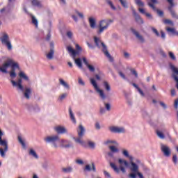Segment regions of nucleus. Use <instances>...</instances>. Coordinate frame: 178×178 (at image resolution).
I'll list each match as a JSON object with an SVG mask.
<instances>
[{
    "label": "nucleus",
    "instance_id": "obj_1",
    "mask_svg": "<svg viewBox=\"0 0 178 178\" xmlns=\"http://www.w3.org/2000/svg\"><path fill=\"white\" fill-rule=\"evenodd\" d=\"M122 154L125 158H128L130 161V166L129 164V161L122 159H118V163H120V168L115 164V163L110 162V166L113 168L114 172L115 173H120V170L122 172V173H126V168H124L123 166H125V168H129V170H131V173L129 175V177L130 178H137V176L140 178H144V176H143V174L138 171V165H137L136 163L133 162L134 158L133 156L130 155V153H129V150L126 149H123L122 151Z\"/></svg>",
    "mask_w": 178,
    "mask_h": 178
},
{
    "label": "nucleus",
    "instance_id": "obj_2",
    "mask_svg": "<svg viewBox=\"0 0 178 178\" xmlns=\"http://www.w3.org/2000/svg\"><path fill=\"white\" fill-rule=\"evenodd\" d=\"M18 76L20 77L17 80V81H15L14 80H11V83L13 84V87H15L16 90L17 91H22V92H24V96L26 99H30V95H31V89L29 87H24L22 84V81L25 80V81H30V78H29V76L24 73L23 71H19Z\"/></svg>",
    "mask_w": 178,
    "mask_h": 178
},
{
    "label": "nucleus",
    "instance_id": "obj_3",
    "mask_svg": "<svg viewBox=\"0 0 178 178\" xmlns=\"http://www.w3.org/2000/svg\"><path fill=\"white\" fill-rule=\"evenodd\" d=\"M113 23V19H104L99 22L98 30L97 31V34H102L105 30H108L109 26Z\"/></svg>",
    "mask_w": 178,
    "mask_h": 178
},
{
    "label": "nucleus",
    "instance_id": "obj_4",
    "mask_svg": "<svg viewBox=\"0 0 178 178\" xmlns=\"http://www.w3.org/2000/svg\"><path fill=\"white\" fill-rule=\"evenodd\" d=\"M9 66H10L12 69H18V70H20L19 63L16 61L14 62L13 60L9 59L6 63L2 65V67H0V72H2V73H8Z\"/></svg>",
    "mask_w": 178,
    "mask_h": 178
},
{
    "label": "nucleus",
    "instance_id": "obj_5",
    "mask_svg": "<svg viewBox=\"0 0 178 178\" xmlns=\"http://www.w3.org/2000/svg\"><path fill=\"white\" fill-rule=\"evenodd\" d=\"M95 43L96 44L97 47L98 48H102V52H104V55L109 59V60L112 61L113 59L112 58V56L109 54V51H108V48L106 47V45L101 41V39L95 37Z\"/></svg>",
    "mask_w": 178,
    "mask_h": 178
},
{
    "label": "nucleus",
    "instance_id": "obj_6",
    "mask_svg": "<svg viewBox=\"0 0 178 178\" xmlns=\"http://www.w3.org/2000/svg\"><path fill=\"white\" fill-rule=\"evenodd\" d=\"M44 140L45 143L51 144L52 147L54 148H59V142L60 140V137L58 135H51L44 138Z\"/></svg>",
    "mask_w": 178,
    "mask_h": 178
},
{
    "label": "nucleus",
    "instance_id": "obj_7",
    "mask_svg": "<svg viewBox=\"0 0 178 178\" xmlns=\"http://www.w3.org/2000/svg\"><path fill=\"white\" fill-rule=\"evenodd\" d=\"M67 51H68V53L70 54V55L72 56L76 66H78V67L81 69V67H83V64L81 63V58H76V56H77V54H79V52L74 50L72 46H67Z\"/></svg>",
    "mask_w": 178,
    "mask_h": 178
},
{
    "label": "nucleus",
    "instance_id": "obj_8",
    "mask_svg": "<svg viewBox=\"0 0 178 178\" xmlns=\"http://www.w3.org/2000/svg\"><path fill=\"white\" fill-rule=\"evenodd\" d=\"M90 81L92 87L95 90L96 92H97V94L100 97L101 99H102V101H105V99H106V95L105 94L104 90H102L99 88V87H98V83H97V81H95L94 78H90Z\"/></svg>",
    "mask_w": 178,
    "mask_h": 178
},
{
    "label": "nucleus",
    "instance_id": "obj_9",
    "mask_svg": "<svg viewBox=\"0 0 178 178\" xmlns=\"http://www.w3.org/2000/svg\"><path fill=\"white\" fill-rule=\"evenodd\" d=\"M2 136H3V132L0 129V145L4 147L3 149L0 148V155L1 158H5L6 154L8 152V149H9V146H8V140H2Z\"/></svg>",
    "mask_w": 178,
    "mask_h": 178
},
{
    "label": "nucleus",
    "instance_id": "obj_10",
    "mask_svg": "<svg viewBox=\"0 0 178 178\" xmlns=\"http://www.w3.org/2000/svg\"><path fill=\"white\" fill-rule=\"evenodd\" d=\"M86 132V129L83 125H79L77 129L78 138H74L75 142L77 144H80L81 145H84V141L83 140V136H84V133Z\"/></svg>",
    "mask_w": 178,
    "mask_h": 178
},
{
    "label": "nucleus",
    "instance_id": "obj_11",
    "mask_svg": "<svg viewBox=\"0 0 178 178\" xmlns=\"http://www.w3.org/2000/svg\"><path fill=\"white\" fill-rule=\"evenodd\" d=\"M156 136L160 138L161 140H165V138H168L170 141H172V136H170V134L168 131L165 129V128L157 129L156 131Z\"/></svg>",
    "mask_w": 178,
    "mask_h": 178
},
{
    "label": "nucleus",
    "instance_id": "obj_12",
    "mask_svg": "<svg viewBox=\"0 0 178 178\" xmlns=\"http://www.w3.org/2000/svg\"><path fill=\"white\" fill-rule=\"evenodd\" d=\"M0 40L2 42V44L5 45L8 51H12L13 46L10 40H9V35H8V33H3Z\"/></svg>",
    "mask_w": 178,
    "mask_h": 178
},
{
    "label": "nucleus",
    "instance_id": "obj_13",
    "mask_svg": "<svg viewBox=\"0 0 178 178\" xmlns=\"http://www.w3.org/2000/svg\"><path fill=\"white\" fill-rule=\"evenodd\" d=\"M108 130L114 134H123L126 133V129L124 127L111 126L108 127Z\"/></svg>",
    "mask_w": 178,
    "mask_h": 178
},
{
    "label": "nucleus",
    "instance_id": "obj_14",
    "mask_svg": "<svg viewBox=\"0 0 178 178\" xmlns=\"http://www.w3.org/2000/svg\"><path fill=\"white\" fill-rule=\"evenodd\" d=\"M176 0H167V2L169 3L168 10L171 13L172 17L174 19H178V15L173 10V8L176 6L177 3L175 2Z\"/></svg>",
    "mask_w": 178,
    "mask_h": 178
},
{
    "label": "nucleus",
    "instance_id": "obj_15",
    "mask_svg": "<svg viewBox=\"0 0 178 178\" xmlns=\"http://www.w3.org/2000/svg\"><path fill=\"white\" fill-rule=\"evenodd\" d=\"M72 147H73V143H72V141L65 138L60 139V142L58 143V147L72 148Z\"/></svg>",
    "mask_w": 178,
    "mask_h": 178
},
{
    "label": "nucleus",
    "instance_id": "obj_16",
    "mask_svg": "<svg viewBox=\"0 0 178 178\" xmlns=\"http://www.w3.org/2000/svg\"><path fill=\"white\" fill-rule=\"evenodd\" d=\"M151 2H148V6L155 10L159 16H163V11L156 9L155 4L158 3V0H150Z\"/></svg>",
    "mask_w": 178,
    "mask_h": 178
},
{
    "label": "nucleus",
    "instance_id": "obj_17",
    "mask_svg": "<svg viewBox=\"0 0 178 178\" xmlns=\"http://www.w3.org/2000/svg\"><path fill=\"white\" fill-rule=\"evenodd\" d=\"M161 149L165 156L169 157L170 156V154H172V151L170 150V147L166 145L161 144Z\"/></svg>",
    "mask_w": 178,
    "mask_h": 178
},
{
    "label": "nucleus",
    "instance_id": "obj_18",
    "mask_svg": "<svg viewBox=\"0 0 178 178\" xmlns=\"http://www.w3.org/2000/svg\"><path fill=\"white\" fill-rule=\"evenodd\" d=\"M54 130L58 134H67V129L64 126H56L54 127Z\"/></svg>",
    "mask_w": 178,
    "mask_h": 178
},
{
    "label": "nucleus",
    "instance_id": "obj_19",
    "mask_svg": "<svg viewBox=\"0 0 178 178\" xmlns=\"http://www.w3.org/2000/svg\"><path fill=\"white\" fill-rule=\"evenodd\" d=\"M83 62L84 65H86V66L88 67L89 71H90L92 73H94L95 72V67H94V65H92L89 64L86 57L83 58Z\"/></svg>",
    "mask_w": 178,
    "mask_h": 178
},
{
    "label": "nucleus",
    "instance_id": "obj_20",
    "mask_svg": "<svg viewBox=\"0 0 178 178\" xmlns=\"http://www.w3.org/2000/svg\"><path fill=\"white\" fill-rule=\"evenodd\" d=\"M132 12H133V14H134L136 21L138 23H140V24H143V23H144V21L143 20V19H141V17H140V15H138V14L136 13V10H134V8H132Z\"/></svg>",
    "mask_w": 178,
    "mask_h": 178
},
{
    "label": "nucleus",
    "instance_id": "obj_21",
    "mask_svg": "<svg viewBox=\"0 0 178 178\" xmlns=\"http://www.w3.org/2000/svg\"><path fill=\"white\" fill-rule=\"evenodd\" d=\"M58 81L60 86H63L64 88H65L66 90H70V85H69L67 82L65 81V80H63V79H59Z\"/></svg>",
    "mask_w": 178,
    "mask_h": 178
},
{
    "label": "nucleus",
    "instance_id": "obj_22",
    "mask_svg": "<svg viewBox=\"0 0 178 178\" xmlns=\"http://www.w3.org/2000/svg\"><path fill=\"white\" fill-rule=\"evenodd\" d=\"M106 3L111 8V10H116V6H115L112 0H106Z\"/></svg>",
    "mask_w": 178,
    "mask_h": 178
},
{
    "label": "nucleus",
    "instance_id": "obj_23",
    "mask_svg": "<svg viewBox=\"0 0 178 178\" xmlns=\"http://www.w3.org/2000/svg\"><path fill=\"white\" fill-rule=\"evenodd\" d=\"M132 33L134 34V35H136V37L138 39V40L140 42H144V38H143V36H141L140 35V33H138V32H137L136 30L133 29Z\"/></svg>",
    "mask_w": 178,
    "mask_h": 178
},
{
    "label": "nucleus",
    "instance_id": "obj_24",
    "mask_svg": "<svg viewBox=\"0 0 178 178\" xmlns=\"http://www.w3.org/2000/svg\"><path fill=\"white\" fill-rule=\"evenodd\" d=\"M69 113H70V118L72 123H74V124H76V118L74 117V114L73 113L72 108L69 109Z\"/></svg>",
    "mask_w": 178,
    "mask_h": 178
},
{
    "label": "nucleus",
    "instance_id": "obj_25",
    "mask_svg": "<svg viewBox=\"0 0 178 178\" xmlns=\"http://www.w3.org/2000/svg\"><path fill=\"white\" fill-rule=\"evenodd\" d=\"M89 24L91 27V29H95L97 26V22H95V19L92 17L89 18Z\"/></svg>",
    "mask_w": 178,
    "mask_h": 178
},
{
    "label": "nucleus",
    "instance_id": "obj_26",
    "mask_svg": "<svg viewBox=\"0 0 178 178\" xmlns=\"http://www.w3.org/2000/svg\"><path fill=\"white\" fill-rule=\"evenodd\" d=\"M29 155L35 158V159H38V154H37V152L33 149H30Z\"/></svg>",
    "mask_w": 178,
    "mask_h": 178
},
{
    "label": "nucleus",
    "instance_id": "obj_27",
    "mask_svg": "<svg viewBox=\"0 0 178 178\" xmlns=\"http://www.w3.org/2000/svg\"><path fill=\"white\" fill-rule=\"evenodd\" d=\"M120 3H121L122 8L124 9H127L129 8V3H127V1L126 0H118Z\"/></svg>",
    "mask_w": 178,
    "mask_h": 178
},
{
    "label": "nucleus",
    "instance_id": "obj_28",
    "mask_svg": "<svg viewBox=\"0 0 178 178\" xmlns=\"http://www.w3.org/2000/svg\"><path fill=\"white\" fill-rule=\"evenodd\" d=\"M55 54V51H54V49H51L50 51L47 54V59H53L54 58V54Z\"/></svg>",
    "mask_w": 178,
    "mask_h": 178
},
{
    "label": "nucleus",
    "instance_id": "obj_29",
    "mask_svg": "<svg viewBox=\"0 0 178 178\" xmlns=\"http://www.w3.org/2000/svg\"><path fill=\"white\" fill-rule=\"evenodd\" d=\"M30 16L31 17L33 24H34L35 27H38V20H37L35 17H34L33 15L30 14Z\"/></svg>",
    "mask_w": 178,
    "mask_h": 178
},
{
    "label": "nucleus",
    "instance_id": "obj_30",
    "mask_svg": "<svg viewBox=\"0 0 178 178\" xmlns=\"http://www.w3.org/2000/svg\"><path fill=\"white\" fill-rule=\"evenodd\" d=\"M103 86L106 91H108V92L111 91V85H109V83H108L107 81H104Z\"/></svg>",
    "mask_w": 178,
    "mask_h": 178
},
{
    "label": "nucleus",
    "instance_id": "obj_31",
    "mask_svg": "<svg viewBox=\"0 0 178 178\" xmlns=\"http://www.w3.org/2000/svg\"><path fill=\"white\" fill-rule=\"evenodd\" d=\"M62 171L64 173H71V172H73V168L72 167L63 168Z\"/></svg>",
    "mask_w": 178,
    "mask_h": 178
},
{
    "label": "nucleus",
    "instance_id": "obj_32",
    "mask_svg": "<svg viewBox=\"0 0 178 178\" xmlns=\"http://www.w3.org/2000/svg\"><path fill=\"white\" fill-rule=\"evenodd\" d=\"M105 145H109V144H115V145H119L118 142L112 140H107L104 142Z\"/></svg>",
    "mask_w": 178,
    "mask_h": 178
},
{
    "label": "nucleus",
    "instance_id": "obj_33",
    "mask_svg": "<svg viewBox=\"0 0 178 178\" xmlns=\"http://www.w3.org/2000/svg\"><path fill=\"white\" fill-rule=\"evenodd\" d=\"M109 148L111 152H113V154H118V152H119V149H118V147H116L115 146L111 145L109 147Z\"/></svg>",
    "mask_w": 178,
    "mask_h": 178
},
{
    "label": "nucleus",
    "instance_id": "obj_34",
    "mask_svg": "<svg viewBox=\"0 0 178 178\" xmlns=\"http://www.w3.org/2000/svg\"><path fill=\"white\" fill-rule=\"evenodd\" d=\"M18 140H19V143L23 147V148H26V143H24V140L23 139V138H22V136H18Z\"/></svg>",
    "mask_w": 178,
    "mask_h": 178
},
{
    "label": "nucleus",
    "instance_id": "obj_35",
    "mask_svg": "<svg viewBox=\"0 0 178 178\" xmlns=\"http://www.w3.org/2000/svg\"><path fill=\"white\" fill-rule=\"evenodd\" d=\"M134 87H135V88H136L138 91V92L140 94V95H142V97H144V92H143V90H141V89L138 87V86H137V84L136 83H133Z\"/></svg>",
    "mask_w": 178,
    "mask_h": 178
},
{
    "label": "nucleus",
    "instance_id": "obj_36",
    "mask_svg": "<svg viewBox=\"0 0 178 178\" xmlns=\"http://www.w3.org/2000/svg\"><path fill=\"white\" fill-rule=\"evenodd\" d=\"M32 5L40 7L41 6V3L38 0H32Z\"/></svg>",
    "mask_w": 178,
    "mask_h": 178
},
{
    "label": "nucleus",
    "instance_id": "obj_37",
    "mask_svg": "<svg viewBox=\"0 0 178 178\" xmlns=\"http://www.w3.org/2000/svg\"><path fill=\"white\" fill-rule=\"evenodd\" d=\"M67 97V93H63L61 95L59 96L58 101H63V99H65V98H66Z\"/></svg>",
    "mask_w": 178,
    "mask_h": 178
},
{
    "label": "nucleus",
    "instance_id": "obj_38",
    "mask_svg": "<svg viewBox=\"0 0 178 178\" xmlns=\"http://www.w3.org/2000/svg\"><path fill=\"white\" fill-rule=\"evenodd\" d=\"M88 145L92 149H94L95 148V143L92 141H88Z\"/></svg>",
    "mask_w": 178,
    "mask_h": 178
},
{
    "label": "nucleus",
    "instance_id": "obj_39",
    "mask_svg": "<svg viewBox=\"0 0 178 178\" xmlns=\"http://www.w3.org/2000/svg\"><path fill=\"white\" fill-rule=\"evenodd\" d=\"M163 23L165 24H168L169 26H173V24H174L172 20H170V19H165L163 21Z\"/></svg>",
    "mask_w": 178,
    "mask_h": 178
},
{
    "label": "nucleus",
    "instance_id": "obj_40",
    "mask_svg": "<svg viewBox=\"0 0 178 178\" xmlns=\"http://www.w3.org/2000/svg\"><path fill=\"white\" fill-rule=\"evenodd\" d=\"M15 69H13L12 72H10V76L12 77V79H15L17 74H16V72H15Z\"/></svg>",
    "mask_w": 178,
    "mask_h": 178
},
{
    "label": "nucleus",
    "instance_id": "obj_41",
    "mask_svg": "<svg viewBox=\"0 0 178 178\" xmlns=\"http://www.w3.org/2000/svg\"><path fill=\"white\" fill-rule=\"evenodd\" d=\"M135 2L138 6H144V2L141 1V0H135Z\"/></svg>",
    "mask_w": 178,
    "mask_h": 178
},
{
    "label": "nucleus",
    "instance_id": "obj_42",
    "mask_svg": "<svg viewBox=\"0 0 178 178\" xmlns=\"http://www.w3.org/2000/svg\"><path fill=\"white\" fill-rule=\"evenodd\" d=\"M78 83L80 84V86H86V83H84V81H83V79L81 77L78 78Z\"/></svg>",
    "mask_w": 178,
    "mask_h": 178
},
{
    "label": "nucleus",
    "instance_id": "obj_43",
    "mask_svg": "<svg viewBox=\"0 0 178 178\" xmlns=\"http://www.w3.org/2000/svg\"><path fill=\"white\" fill-rule=\"evenodd\" d=\"M152 31H153V33H154V34L156 35V37H159L161 35L159 34V32H158V30H156V29L152 27Z\"/></svg>",
    "mask_w": 178,
    "mask_h": 178
},
{
    "label": "nucleus",
    "instance_id": "obj_44",
    "mask_svg": "<svg viewBox=\"0 0 178 178\" xmlns=\"http://www.w3.org/2000/svg\"><path fill=\"white\" fill-rule=\"evenodd\" d=\"M104 106L106 108V110L108 111H111V104L109 103H104Z\"/></svg>",
    "mask_w": 178,
    "mask_h": 178
},
{
    "label": "nucleus",
    "instance_id": "obj_45",
    "mask_svg": "<svg viewBox=\"0 0 178 178\" xmlns=\"http://www.w3.org/2000/svg\"><path fill=\"white\" fill-rule=\"evenodd\" d=\"M169 56L172 59V60H176V56H175V54L172 52H169Z\"/></svg>",
    "mask_w": 178,
    "mask_h": 178
},
{
    "label": "nucleus",
    "instance_id": "obj_46",
    "mask_svg": "<svg viewBox=\"0 0 178 178\" xmlns=\"http://www.w3.org/2000/svg\"><path fill=\"white\" fill-rule=\"evenodd\" d=\"M166 30L168 33H172V34H175V29L168 27L166 29Z\"/></svg>",
    "mask_w": 178,
    "mask_h": 178
},
{
    "label": "nucleus",
    "instance_id": "obj_47",
    "mask_svg": "<svg viewBox=\"0 0 178 178\" xmlns=\"http://www.w3.org/2000/svg\"><path fill=\"white\" fill-rule=\"evenodd\" d=\"M172 162H173V163H175V165H176L177 163V156L174 155L172 156Z\"/></svg>",
    "mask_w": 178,
    "mask_h": 178
},
{
    "label": "nucleus",
    "instance_id": "obj_48",
    "mask_svg": "<svg viewBox=\"0 0 178 178\" xmlns=\"http://www.w3.org/2000/svg\"><path fill=\"white\" fill-rule=\"evenodd\" d=\"M67 35L69 38H72L73 37V32H72V31H68L67 32Z\"/></svg>",
    "mask_w": 178,
    "mask_h": 178
},
{
    "label": "nucleus",
    "instance_id": "obj_49",
    "mask_svg": "<svg viewBox=\"0 0 178 178\" xmlns=\"http://www.w3.org/2000/svg\"><path fill=\"white\" fill-rule=\"evenodd\" d=\"M76 163H77L78 165H84V161H83V160L81 159H76Z\"/></svg>",
    "mask_w": 178,
    "mask_h": 178
},
{
    "label": "nucleus",
    "instance_id": "obj_50",
    "mask_svg": "<svg viewBox=\"0 0 178 178\" xmlns=\"http://www.w3.org/2000/svg\"><path fill=\"white\" fill-rule=\"evenodd\" d=\"M104 175L105 177L111 178V174H109L106 170L104 171Z\"/></svg>",
    "mask_w": 178,
    "mask_h": 178
},
{
    "label": "nucleus",
    "instance_id": "obj_51",
    "mask_svg": "<svg viewBox=\"0 0 178 178\" xmlns=\"http://www.w3.org/2000/svg\"><path fill=\"white\" fill-rule=\"evenodd\" d=\"M119 75L120 76V77H122V79H123L124 80H126V75H124L123 72H119Z\"/></svg>",
    "mask_w": 178,
    "mask_h": 178
},
{
    "label": "nucleus",
    "instance_id": "obj_52",
    "mask_svg": "<svg viewBox=\"0 0 178 178\" xmlns=\"http://www.w3.org/2000/svg\"><path fill=\"white\" fill-rule=\"evenodd\" d=\"M76 15H78V16H79V17H81V19H83L84 17V15H83L82 13L79 12L78 10L76 11Z\"/></svg>",
    "mask_w": 178,
    "mask_h": 178
},
{
    "label": "nucleus",
    "instance_id": "obj_53",
    "mask_svg": "<svg viewBox=\"0 0 178 178\" xmlns=\"http://www.w3.org/2000/svg\"><path fill=\"white\" fill-rule=\"evenodd\" d=\"M124 56L126 58V59H129V58H130V54L125 51L124 52Z\"/></svg>",
    "mask_w": 178,
    "mask_h": 178
},
{
    "label": "nucleus",
    "instance_id": "obj_54",
    "mask_svg": "<svg viewBox=\"0 0 178 178\" xmlns=\"http://www.w3.org/2000/svg\"><path fill=\"white\" fill-rule=\"evenodd\" d=\"M75 47H76V49L77 50L76 52H78V54H79V51H81V47H80V45H79L77 44L75 45Z\"/></svg>",
    "mask_w": 178,
    "mask_h": 178
},
{
    "label": "nucleus",
    "instance_id": "obj_55",
    "mask_svg": "<svg viewBox=\"0 0 178 178\" xmlns=\"http://www.w3.org/2000/svg\"><path fill=\"white\" fill-rule=\"evenodd\" d=\"M131 73L132 74L135 75V77H138V74L137 73V71L132 70Z\"/></svg>",
    "mask_w": 178,
    "mask_h": 178
},
{
    "label": "nucleus",
    "instance_id": "obj_56",
    "mask_svg": "<svg viewBox=\"0 0 178 178\" xmlns=\"http://www.w3.org/2000/svg\"><path fill=\"white\" fill-rule=\"evenodd\" d=\"M161 38L163 39V40H165V38H166V35L164 33V32L163 31H161Z\"/></svg>",
    "mask_w": 178,
    "mask_h": 178
},
{
    "label": "nucleus",
    "instance_id": "obj_57",
    "mask_svg": "<svg viewBox=\"0 0 178 178\" xmlns=\"http://www.w3.org/2000/svg\"><path fill=\"white\" fill-rule=\"evenodd\" d=\"M85 170H88V172H90V170H91V167L90 166V165H86Z\"/></svg>",
    "mask_w": 178,
    "mask_h": 178
},
{
    "label": "nucleus",
    "instance_id": "obj_58",
    "mask_svg": "<svg viewBox=\"0 0 178 178\" xmlns=\"http://www.w3.org/2000/svg\"><path fill=\"white\" fill-rule=\"evenodd\" d=\"M139 12L143 15H145V13H145V10H144V8H139Z\"/></svg>",
    "mask_w": 178,
    "mask_h": 178
},
{
    "label": "nucleus",
    "instance_id": "obj_59",
    "mask_svg": "<svg viewBox=\"0 0 178 178\" xmlns=\"http://www.w3.org/2000/svg\"><path fill=\"white\" fill-rule=\"evenodd\" d=\"M145 16L147 17H148L149 19H152V15H151V14H149V13H146L145 14Z\"/></svg>",
    "mask_w": 178,
    "mask_h": 178
},
{
    "label": "nucleus",
    "instance_id": "obj_60",
    "mask_svg": "<svg viewBox=\"0 0 178 178\" xmlns=\"http://www.w3.org/2000/svg\"><path fill=\"white\" fill-rule=\"evenodd\" d=\"M95 128L97 129V130H99L101 129V126L99 125V123L97 122L95 124Z\"/></svg>",
    "mask_w": 178,
    "mask_h": 178
},
{
    "label": "nucleus",
    "instance_id": "obj_61",
    "mask_svg": "<svg viewBox=\"0 0 178 178\" xmlns=\"http://www.w3.org/2000/svg\"><path fill=\"white\" fill-rule=\"evenodd\" d=\"M106 111H105V108H100V113L102 115H104V113H105Z\"/></svg>",
    "mask_w": 178,
    "mask_h": 178
},
{
    "label": "nucleus",
    "instance_id": "obj_62",
    "mask_svg": "<svg viewBox=\"0 0 178 178\" xmlns=\"http://www.w3.org/2000/svg\"><path fill=\"white\" fill-rule=\"evenodd\" d=\"M47 41H49L51 40V33H49L46 37Z\"/></svg>",
    "mask_w": 178,
    "mask_h": 178
},
{
    "label": "nucleus",
    "instance_id": "obj_63",
    "mask_svg": "<svg viewBox=\"0 0 178 178\" xmlns=\"http://www.w3.org/2000/svg\"><path fill=\"white\" fill-rule=\"evenodd\" d=\"M175 109H177V108H178V99L176 100L175 102Z\"/></svg>",
    "mask_w": 178,
    "mask_h": 178
},
{
    "label": "nucleus",
    "instance_id": "obj_64",
    "mask_svg": "<svg viewBox=\"0 0 178 178\" xmlns=\"http://www.w3.org/2000/svg\"><path fill=\"white\" fill-rule=\"evenodd\" d=\"M72 17L74 20V22H78V19L76 15H72Z\"/></svg>",
    "mask_w": 178,
    "mask_h": 178
}]
</instances>
